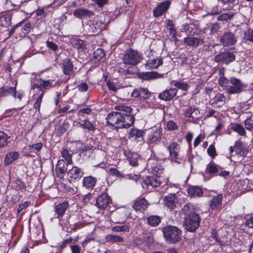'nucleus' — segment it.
Returning a JSON list of instances; mask_svg holds the SVG:
<instances>
[{
	"label": "nucleus",
	"instance_id": "c9c22d12",
	"mask_svg": "<svg viewBox=\"0 0 253 253\" xmlns=\"http://www.w3.org/2000/svg\"><path fill=\"white\" fill-rule=\"evenodd\" d=\"M19 156V153L17 152L12 151L8 153L4 159V163L6 165L11 164Z\"/></svg>",
	"mask_w": 253,
	"mask_h": 253
},
{
	"label": "nucleus",
	"instance_id": "aec40b11",
	"mask_svg": "<svg viewBox=\"0 0 253 253\" xmlns=\"http://www.w3.org/2000/svg\"><path fill=\"white\" fill-rule=\"evenodd\" d=\"M163 129L161 127L153 129L148 135V141L150 143H156L160 141Z\"/></svg>",
	"mask_w": 253,
	"mask_h": 253
},
{
	"label": "nucleus",
	"instance_id": "338daca9",
	"mask_svg": "<svg viewBox=\"0 0 253 253\" xmlns=\"http://www.w3.org/2000/svg\"><path fill=\"white\" fill-rule=\"evenodd\" d=\"M71 249L72 253H81V248L77 245L71 246Z\"/></svg>",
	"mask_w": 253,
	"mask_h": 253
},
{
	"label": "nucleus",
	"instance_id": "13d9d810",
	"mask_svg": "<svg viewBox=\"0 0 253 253\" xmlns=\"http://www.w3.org/2000/svg\"><path fill=\"white\" fill-rule=\"evenodd\" d=\"M208 154L211 158H214L216 156L215 148L213 145H210L207 150Z\"/></svg>",
	"mask_w": 253,
	"mask_h": 253
},
{
	"label": "nucleus",
	"instance_id": "f03ea898",
	"mask_svg": "<svg viewBox=\"0 0 253 253\" xmlns=\"http://www.w3.org/2000/svg\"><path fill=\"white\" fill-rule=\"evenodd\" d=\"M123 64H121L118 72L123 76L133 75L135 72L134 66L137 65L143 59V55L137 50L129 48L123 56Z\"/></svg>",
	"mask_w": 253,
	"mask_h": 253
},
{
	"label": "nucleus",
	"instance_id": "3c124183",
	"mask_svg": "<svg viewBox=\"0 0 253 253\" xmlns=\"http://www.w3.org/2000/svg\"><path fill=\"white\" fill-rule=\"evenodd\" d=\"M129 227L127 225L116 226L112 228V230L114 232H127L128 231Z\"/></svg>",
	"mask_w": 253,
	"mask_h": 253
},
{
	"label": "nucleus",
	"instance_id": "a211bd4d",
	"mask_svg": "<svg viewBox=\"0 0 253 253\" xmlns=\"http://www.w3.org/2000/svg\"><path fill=\"white\" fill-rule=\"evenodd\" d=\"M150 96L148 89L142 87L134 89L131 93L132 97L143 100L148 98Z\"/></svg>",
	"mask_w": 253,
	"mask_h": 253
},
{
	"label": "nucleus",
	"instance_id": "7ed1b4c3",
	"mask_svg": "<svg viewBox=\"0 0 253 253\" xmlns=\"http://www.w3.org/2000/svg\"><path fill=\"white\" fill-rule=\"evenodd\" d=\"M182 212L185 215L183 224L185 229L189 232H195L199 227L201 220L195 207L191 204H186L182 209Z\"/></svg>",
	"mask_w": 253,
	"mask_h": 253
},
{
	"label": "nucleus",
	"instance_id": "6e6d98bb",
	"mask_svg": "<svg viewBox=\"0 0 253 253\" xmlns=\"http://www.w3.org/2000/svg\"><path fill=\"white\" fill-rule=\"evenodd\" d=\"M173 85L179 89H181L183 90H187L188 88V85L184 82L175 81L173 82Z\"/></svg>",
	"mask_w": 253,
	"mask_h": 253
},
{
	"label": "nucleus",
	"instance_id": "dca6fc26",
	"mask_svg": "<svg viewBox=\"0 0 253 253\" xmlns=\"http://www.w3.org/2000/svg\"><path fill=\"white\" fill-rule=\"evenodd\" d=\"M73 15L76 18L83 19H87L93 16L94 13L89 9L81 7L75 9L73 12Z\"/></svg>",
	"mask_w": 253,
	"mask_h": 253
},
{
	"label": "nucleus",
	"instance_id": "393cba45",
	"mask_svg": "<svg viewBox=\"0 0 253 253\" xmlns=\"http://www.w3.org/2000/svg\"><path fill=\"white\" fill-rule=\"evenodd\" d=\"M163 62L161 58H150L145 64L147 69H157L160 66L162 65Z\"/></svg>",
	"mask_w": 253,
	"mask_h": 253
},
{
	"label": "nucleus",
	"instance_id": "5701e85b",
	"mask_svg": "<svg viewBox=\"0 0 253 253\" xmlns=\"http://www.w3.org/2000/svg\"><path fill=\"white\" fill-rule=\"evenodd\" d=\"M97 179L92 176H85L83 179V186L87 189L92 190L96 184Z\"/></svg>",
	"mask_w": 253,
	"mask_h": 253
},
{
	"label": "nucleus",
	"instance_id": "1a4fd4ad",
	"mask_svg": "<svg viewBox=\"0 0 253 253\" xmlns=\"http://www.w3.org/2000/svg\"><path fill=\"white\" fill-rule=\"evenodd\" d=\"M235 60V55L230 52H224L216 55L214 61L217 63L222 62L228 64Z\"/></svg>",
	"mask_w": 253,
	"mask_h": 253
},
{
	"label": "nucleus",
	"instance_id": "0eeeda50",
	"mask_svg": "<svg viewBox=\"0 0 253 253\" xmlns=\"http://www.w3.org/2000/svg\"><path fill=\"white\" fill-rule=\"evenodd\" d=\"M183 111V116L188 118L189 122L195 123L201 117L199 109L194 106H188L184 109Z\"/></svg>",
	"mask_w": 253,
	"mask_h": 253
},
{
	"label": "nucleus",
	"instance_id": "2f4dec72",
	"mask_svg": "<svg viewBox=\"0 0 253 253\" xmlns=\"http://www.w3.org/2000/svg\"><path fill=\"white\" fill-rule=\"evenodd\" d=\"M144 134V131L142 130L132 128L129 130V138L132 140H136L140 138H142Z\"/></svg>",
	"mask_w": 253,
	"mask_h": 253
},
{
	"label": "nucleus",
	"instance_id": "49530a36",
	"mask_svg": "<svg viewBox=\"0 0 253 253\" xmlns=\"http://www.w3.org/2000/svg\"><path fill=\"white\" fill-rule=\"evenodd\" d=\"M8 138L9 136L6 133L3 131H0V147L6 145Z\"/></svg>",
	"mask_w": 253,
	"mask_h": 253
},
{
	"label": "nucleus",
	"instance_id": "bf43d9fd",
	"mask_svg": "<svg viewBox=\"0 0 253 253\" xmlns=\"http://www.w3.org/2000/svg\"><path fill=\"white\" fill-rule=\"evenodd\" d=\"M167 127L169 130L176 129L178 127L177 124L173 121H169L167 123Z\"/></svg>",
	"mask_w": 253,
	"mask_h": 253
},
{
	"label": "nucleus",
	"instance_id": "f257e3e1",
	"mask_svg": "<svg viewBox=\"0 0 253 253\" xmlns=\"http://www.w3.org/2000/svg\"><path fill=\"white\" fill-rule=\"evenodd\" d=\"M117 112L110 113L106 117L107 123L114 129L128 128L134 122L133 115H131L132 109L128 106L119 105L115 107Z\"/></svg>",
	"mask_w": 253,
	"mask_h": 253
},
{
	"label": "nucleus",
	"instance_id": "052dcab7",
	"mask_svg": "<svg viewBox=\"0 0 253 253\" xmlns=\"http://www.w3.org/2000/svg\"><path fill=\"white\" fill-rule=\"evenodd\" d=\"M109 173L110 175L117 177H121L123 176L121 173L115 168H110L109 169Z\"/></svg>",
	"mask_w": 253,
	"mask_h": 253
},
{
	"label": "nucleus",
	"instance_id": "680f3d73",
	"mask_svg": "<svg viewBox=\"0 0 253 253\" xmlns=\"http://www.w3.org/2000/svg\"><path fill=\"white\" fill-rule=\"evenodd\" d=\"M99 7H103L108 2V0H92Z\"/></svg>",
	"mask_w": 253,
	"mask_h": 253
},
{
	"label": "nucleus",
	"instance_id": "ea45409f",
	"mask_svg": "<svg viewBox=\"0 0 253 253\" xmlns=\"http://www.w3.org/2000/svg\"><path fill=\"white\" fill-rule=\"evenodd\" d=\"M80 126L89 131H94L95 129L94 126L88 120L85 119L81 122H79Z\"/></svg>",
	"mask_w": 253,
	"mask_h": 253
},
{
	"label": "nucleus",
	"instance_id": "864d4df0",
	"mask_svg": "<svg viewBox=\"0 0 253 253\" xmlns=\"http://www.w3.org/2000/svg\"><path fill=\"white\" fill-rule=\"evenodd\" d=\"M244 123L247 129L251 130L253 129V116L247 118Z\"/></svg>",
	"mask_w": 253,
	"mask_h": 253
},
{
	"label": "nucleus",
	"instance_id": "f8f14e48",
	"mask_svg": "<svg viewBox=\"0 0 253 253\" xmlns=\"http://www.w3.org/2000/svg\"><path fill=\"white\" fill-rule=\"evenodd\" d=\"M64 159L58 161L55 168V173L57 177L63 178L67 171V167L69 165Z\"/></svg>",
	"mask_w": 253,
	"mask_h": 253
},
{
	"label": "nucleus",
	"instance_id": "2eb2a0df",
	"mask_svg": "<svg viewBox=\"0 0 253 253\" xmlns=\"http://www.w3.org/2000/svg\"><path fill=\"white\" fill-rule=\"evenodd\" d=\"M147 167L148 170L155 174H160L163 169V167L159 164L158 160L150 158L148 160Z\"/></svg>",
	"mask_w": 253,
	"mask_h": 253
},
{
	"label": "nucleus",
	"instance_id": "09e8293b",
	"mask_svg": "<svg viewBox=\"0 0 253 253\" xmlns=\"http://www.w3.org/2000/svg\"><path fill=\"white\" fill-rule=\"evenodd\" d=\"M107 240L112 243L122 242L124 241V238L120 236L109 235L107 236Z\"/></svg>",
	"mask_w": 253,
	"mask_h": 253
},
{
	"label": "nucleus",
	"instance_id": "a19ab883",
	"mask_svg": "<svg viewBox=\"0 0 253 253\" xmlns=\"http://www.w3.org/2000/svg\"><path fill=\"white\" fill-rule=\"evenodd\" d=\"M235 14L236 13L233 11H229L226 13L219 15L217 18V20L222 21H227L232 19Z\"/></svg>",
	"mask_w": 253,
	"mask_h": 253
},
{
	"label": "nucleus",
	"instance_id": "c85d7f7f",
	"mask_svg": "<svg viewBox=\"0 0 253 253\" xmlns=\"http://www.w3.org/2000/svg\"><path fill=\"white\" fill-rule=\"evenodd\" d=\"M69 205L68 202L64 201L55 206V211L57 214V217L59 218L63 216Z\"/></svg>",
	"mask_w": 253,
	"mask_h": 253
},
{
	"label": "nucleus",
	"instance_id": "a18cd8bd",
	"mask_svg": "<svg viewBox=\"0 0 253 253\" xmlns=\"http://www.w3.org/2000/svg\"><path fill=\"white\" fill-rule=\"evenodd\" d=\"M167 27L169 30V34L170 36H174L176 34V32L174 28L173 22L171 20H167L166 21Z\"/></svg>",
	"mask_w": 253,
	"mask_h": 253
},
{
	"label": "nucleus",
	"instance_id": "f3484780",
	"mask_svg": "<svg viewBox=\"0 0 253 253\" xmlns=\"http://www.w3.org/2000/svg\"><path fill=\"white\" fill-rule=\"evenodd\" d=\"M32 89L37 88L41 91L40 94H39V96L37 98L36 102H35L34 106H33V108L37 110L39 112L41 103L42 101L43 96L44 94L45 91L42 88L41 82H40V84H33L32 85Z\"/></svg>",
	"mask_w": 253,
	"mask_h": 253
},
{
	"label": "nucleus",
	"instance_id": "37998d69",
	"mask_svg": "<svg viewBox=\"0 0 253 253\" xmlns=\"http://www.w3.org/2000/svg\"><path fill=\"white\" fill-rule=\"evenodd\" d=\"M129 164L132 166H136L138 165V161L140 159V157L138 154L136 153H132L130 154L128 156Z\"/></svg>",
	"mask_w": 253,
	"mask_h": 253
},
{
	"label": "nucleus",
	"instance_id": "39448f33",
	"mask_svg": "<svg viewBox=\"0 0 253 253\" xmlns=\"http://www.w3.org/2000/svg\"><path fill=\"white\" fill-rule=\"evenodd\" d=\"M229 84L225 88L229 94H237L241 92L246 87L245 84L240 79L232 77L229 79Z\"/></svg>",
	"mask_w": 253,
	"mask_h": 253
},
{
	"label": "nucleus",
	"instance_id": "5fc2aeb1",
	"mask_svg": "<svg viewBox=\"0 0 253 253\" xmlns=\"http://www.w3.org/2000/svg\"><path fill=\"white\" fill-rule=\"evenodd\" d=\"M218 83L222 87H225L226 88H227L229 82V80L224 76H222L221 77H219Z\"/></svg>",
	"mask_w": 253,
	"mask_h": 253
},
{
	"label": "nucleus",
	"instance_id": "0e129e2a",
	"mask_svg": "<svg viewBox=\"0 0 253 253\" xmlns=\"http://www.w3.org/2000/svg\"><path fill=\"white\" fill-rule=\"evenodd\" d=\"M78 88L79 91L85 92L88 89V85L84 83H83L78 86Z\"/></svg>",
	"mask_w": 253,
	"mask_h": 253
},
{
	"label": "nucleus",
	"instance_id": "9b49d317",
	"mask_svg": "<svg viewBox=\"0 0 253 253\" xmlns=\"http://www.w3.org/2000/svg\"><path fill=\"white\" fill-rule=\"evenodd\" d=\"M111 199L107 193H104L99 196L96 200V206L101 210L106 209L111 202Z\"/></svg>",
	"mask_w": 253,
	"mask_h": 253
},
{
	"label": "nucleus",
	"instance_id": "c03bdc74",
	"mask_svg": "<svg viewBox=\"0 0 253 253\" xmlns=\"http://www.w3.org/2000/svg\"><path fill=\"white\" fill-rule=\"evenodd\" d=\"M61 154L62 157L64 159V160L67 162V164H72V155L69 154L66 149H63L61 152Z\"/></svg>",
	"mask_w": 253,
	"mask_h": 253
},
{
	"label": "nucleus",
	"instance_id": "6ab92c4d",
	"mask_svg": "<svg viewBox=\"0 0 253 253\" xmlns=\"http://www.w3.org/2000/svg\"><path fill=\"white\" fill-rule=\"evenodd\" d=\"M177 93V89L175 88L166 89L159 95V98L164 101H169L173 99Z\"/></svg>",
	"mask_w": 253,
	"mask_h": 253
},
{
	"label": "nucleus",
	"instance_id": "69168bd1",
	"mask_svg": "<svg viewBox=\"0 0 253 253\" xmlns=\"http://www.w3.org/2000/svg\"><path fill=\"white\" fill-rule=\"evenodd\" d=\"M42 145L43 144L42 143L39 142L31 145L30 148L31 149H34L38 151H40L42 149Z\"/></svg>",
	"mask_w": 253,
	"mask_h": 253
},
{
	"label": "nucleus",
	"instance_id": "c756f323",
	"mask_svg": "<svg viewBox=\"0 0 253 253\" xmlns=\"http://www.w3.org/2000/svg\"><path fill=\"white\" fill-rule=\"evenodd\" d=\"M183 42L188 46L193 47H197L199 46L200 43H203V41L202 39H200L196 37H187L184 38L183 39Z\"/></svg>",
	"mask_w": 253,
	"mask_h": 253
},
{
	"label": "nucleus",
	"instance_id": "79ce46f5",
	"mask_svg": "<svg viewBox=\"0 0 253 253\" xmlns=\"http://www.w3.org/2000/svg\"><path fill=\"white\" fill-rule=\"evenodd\" d=\"M231 128L235 132L242 136L246 135V131L244 127L239 124H234L232 125Z\"/></svg>",
	"mask_w": 253,
	"mask_h": 253
},
{
	"label": "nucleus",
	"instance_id": "412c9836",
	"mask_svg": "<svg viewBox=\"0 0 253 253\" xmlns=\"http://www.w3.org/2000/svg\"><path fill=\"white\" fill-rule=\"evenodd\" d=\"M127 213L126 210L124 209L118 210L113 215L114 222L116 223H123L126 220Z\"/></svg>",
	"mask_w": 253,
	"mask_h": 253
},
{
	"label": "nucleus",
	"instance_id": "b1692460",
	"mask_svg": "<svg viewBox=\"0 0 253 253\" xmlns=\"http://www.w3.org/2000/svg\"><path fill=\"white\" fill-rule=\"evenodd\" d=\"M11 95L14 98L16 96V87L3 86L0 88V97Z\"/></svg>",
	"mask_w": 253,
	"mask_h": 253
},
{
	"label": "nucleus",
	"instance_id": "774afa93",
	"mask_svg": "<svg viewBox=\"0 0 253 253\" xmlns=\"http://www.w3.org/2000/svg\"><path fill=\"white\" fill-rule=\"evenodd\" d=\"M219 29V25L217 23H213L211 28V32L214 34L217 32Z\"/></svg>",
	"mask_w": 253,
	"mask_h": 253
},
{
	"label": "nucleus",
	"instance_id": "8fccbe9b",
	"mask_svg": "<svg viewBox=\"0 0 253 253\" xmlns=\"http://www.w3.org/2000/svg\"><path fill=\"white\" fill-rule=\"evenodd\" d=\"M105 56V52L101 48H98L94 52V57L97 60L100 61Z\"/></svg>",
	"mask_w": 253,
	"mask_h": 253
},
{
	"label": "nucleus",
	"instance_id": "4d7b16f0",
	"mask_svg": "<svg viewBox=\"0 0 253 253\" xmlns=\"http://www.w3.org/2000/svg\"><path fill=\"white\" fill-rule=\"evenodd\" d=\"M194 26L192 25H185L181 29V32H185L187 35H192V30Z\"/></svg>",
	"mask_w": 253,
	"mask_h": 253
},
{
	"label": "nucleus",
	"instance_id": "423d86ee",
	"mask_svg": "<svg viewBox=\"0 0 253 253\" xmlns=\"http://www.w3.org/2000/svg\"><path fill=\"white\" fill-rule=\"evenodd\" d=\"M168 149L169 153V159L171 162L181 164L183 162V157L179 154L180 146L175 142H172Z\"/></svg>",
	"mask_w": 253,
	"mask_h": 253
},
{
	"label": "nucleus",
	"instance_id": "20e7f679",
	"mask_svg": "<svg viewBox=\"0 0 253 253\" xmlns=\"http://www.w3.org/2000/svg\"><path fill=\"white\" fill-rule=\"evenodd\" d=\"M162 231L166 241L169 243H175L181 238V231L176 226H167Z\"/></svg>",
	"mask_w": 253,
	"mask_h": 253
},
{
	"label": "nucleus",
	"instance_id": "4468645a",
	"mask_svg": "<svg viewBox=\"0 0 253 253\" xmlns=\"http://www.w3.org/2000/svg\"><path fill=\"white\" fill-rule=\"evenodd\" d=\"M163 178L157 175L147 177L143 181V183L148 187L154 188L162 184Z\"/></svg>",
	"mask_w": 253,
	"mask_h": 253
},
{
	"label": "nucleus",
	"instance_id": "4c0bfd02",
	"mask_svg": "<svg viewBox=\"0 0 253 253\" xmlns=\"http://www.w3.org/2000/svg\"><path fill=\"white\" fill-rule=\"evenodd\" d=\"M72 46L78 49L84 50L85 46L86 44L84 41L79 39H74L72 40Z\"/></svg>",
	"mask_w": 253,
	"mask_h": 253
},
{
	"label": "nucleus",
	"instance_id": "473e14b6",
	"mask_svg": "<svg viewBox=\"0 0 253 253\" xmlns=\"http://www.w3.org/2000/svg\"><path fill=\"white\" fill-rule=\"evenodd\" d=\"M161 77H162V75L157 72H144L140 74L141 78L145 80H151Z\"/></svg>",
	"mask_w": 253,
	"mask_h": 253
},
{
	"label": "nucleus",
	"instance_id": "a878e982",
	"mask_svg": "<svg viewBox=\"0 0 253 253\" xmlns=\"http://www.w3.org/2000/svg\"><path fill=\"white\" fill-rule=\"evenodd\" d=\"M133 207L136 211H144L148 208V203L144 198L139 199L135 201Z\"/></svg>",
	"mask_w": 253,
	"mask_h": 253
},
{
	"label": "nucleus",
	"instance_id": "e2e57ef3",
	"mask_svg": "<svg viewBox=\"0 0 253 253\" xmlns=\"http://www.w3.org/2000/svg\"><path fill=\"white\" fill-rule=\"evenodd\" d=\"M30 205V202H25L24 203L20 205L17 210L18 213L21 212L24 209H26Z\"/></svg>",
	"mask_w": 253,
	"mask_h": 253
},
{
	"label": "nucleus",
	"instance_id": "9d476101",
	"mask_svg": "<svg viewBox=\"0 0 253 253\" xmlns=\"http://www.w3.org/2000/svg\"><path fill=\"white\" fill-rule=\"evenodd\" d=\"M219 42L224 46H230L236 43L237 38L233 33L226 32L220 37Z\"/></svg>",
	"mask_w": 253,
	"mask_h": 253
},
{
	"label": "nucleus",
	"instance_id": "603ef678",
	"mask_svg": "<svg viewBox=\"0 0 253 253\" xmlns=\"http://www.w3.org/2000/svg\"><path fill=\"white\" fill-rule=\"evenodd\" d=\"M244 39L253 43V30L249 29L244 32Z\"/></svg>",
	"mask_w": 253,
	"mask_h": 253
},
{
	"label": "nucleus",
	"instance_id": "de8ad7c7",
	"mask_svg": "<svg viewBox=\"0 0 253 253\" xmlns=\"http://www.w3.org/2000/svg\"><path fill=\"white\" fill-rule=\"evenodd\" d=\"M40 81L41 82L42 88V87L45 89H49L53 86V80H43L41 79Z\"/></svg>",
	"mask_w": 253,
	"mask_h": 253
},
{
	"label": "nucleus",
	"instance_id": "4be33fe9",
	"mask_svg": "<svg viewBox=\"0 0 253 253\" xmlns=\"http://www.w3.org/2000/svg\"><path fill=\"white\" fill-rule=\"evenodd\" d=\"M84 174L83 170L77 166H73L67 172L68 175L75 180L81 178Z\"/></svg>",
	"mask_w": 253,
	"mask_h": 253
},
{
	"label": "nucleus",
	"instance_id": "72a5a7b5",
	"mask_svg": "<svg viewBox=\"0 0 253 253\" xmlns=\"http://www.w3.org/2000/svg\"><path fill=\"white\" fill-rule=\"evenodd\" d=\"M188 193L191 197H201L203 192L201 188L198 186H191L188 189Z\"/></svg>",
	"mask_w": 253,
	"mask_h": 253
},
{
	"label": "nucleus",
	"instance_id": "7c9ffc66",
	"mask_svg": "<svg viewBox=\"0 0 253 253\" xmlns=\"http://www.w3.org/2000/svg\"><path fill=\"white\" fill-rule=\"evenodd\" d=\"M176 200L175 194H169L165 197V204L169 209H172L175 207Z\"/></svg>",
	"mask_w": 253,
	"mask_h": 253
},
{
	"label": "nucleus",
	"instance_id": "cd10ccee",
	"mask_svg": "<svg viewBox=\"0 0 253 253\" xmlns=\"http://www.w3.org/2000/svg\"><path fill=\"white\" fill-rule=\"evenodd\" d=\"M62 68L64 74L70 76L73 72V65L71 60L66 58L63 60Z\"/></svg>",
	"mask_w": 253,
	"mask_h": 253
},
{
	"label": "nucleus",
	"instance_id": "bb28decb",
	"mask_svg": "<svg viewBox=\"0 0 253 253\" xmlns=\"http://www.w3.org/2000/svg\"><path fill=\"white\" fill-rule=\"evenodd\" d=\"M223 196L222 194H219L215 196H214L211 201L210 207L212 210H216L219 209L222 205Z\"/></svg>",
	"mask_w": 253,
	"mask_h": 253
},
{
	"label": "nucleus",
	"instance_id": "f704fd0d",
	"mask_svg": "<svg viewBox=\"0 0 253 253\" xmlns=\"http://www.w3.org/2000/svg\"><path fill=\"white\" fill-rule=\"evenodd\" d=\"M12 15L11 14L2 15L0 16V26L7 27L11 24Z\"/></svg>",
	"mask_w": 253,
	"mask_h": 253
},
{
	"label": "nucleus",
	"instance_id": "58836bf2",
	"mask_svg": "<svg viewBox=\"0 0 253 253\" xmlns=\"http://www.w3.org/2000/svg\"><path fill=\"white\" fill-rule=\"evenodd\" d=\"M161 219L160 216L157 215L149 216L147 218L148 224L151 226H157L161 222Z\"/></svg>",
	"mask_w": 253,
	"mask_h": 253
},
{
	"label": "nucleus",
	"instance_id": "e433bc0d",
	"mask_svg": "<svg viewBox=\"0 0 253 253\" xmlns=\"http://www.w3.org/2000/svg\"><path fill=\"white\" fill-rule=\"evenodd\" d=\"M206 172L213 176L218 173V168L215 164L211 163L207 165Z\"/></svg>",
	"mask_w": 253,
	"mask_h": 253
},
{
	"label": "nucleus",
	"instance_id": "6e6552de",
	"mask_svg": "<svg viewBox=\"0 0 253 253\" xmlns=\"http://www.w3.org/2000/svg\"><path fill=\"white\" fill-rule=\"evenodd\" d=\"M171 0H167L160 2L153 9V15L155 17L162 16L166 13L170 7Z\"/></svg>",
	"mask_w": 253,
	"mask_h": 253
},
{
	"label": "nucleus",
	"instance_id": "ddd939ff",
	"mask_svg": "<svg viewBox=\"0 0 253 253\" xmlns=\"http://www.w3.org/2000/svg\"><path fill=\"white\" fill-rule=\"evenodd\" d=\"M227 99L226 96L222 93H218L210 100L212 107L221 108L225 105Z\"/></svg>",
	"mask_w": 253,
	"mask_h": 253
}]
</instances>
